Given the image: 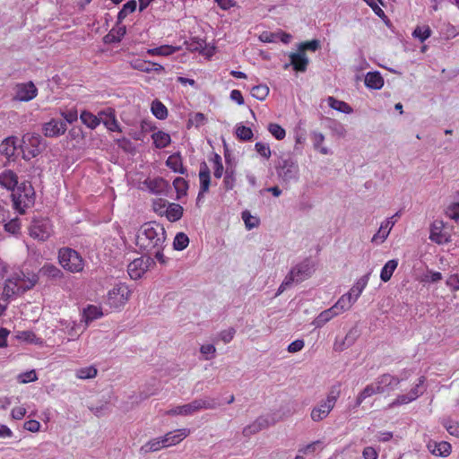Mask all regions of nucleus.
<instances>
[{
  "label": "nucleus",
  "mask_w": 459,
  "mask_h": 459,
  "mask_svg": "<svg viewBox=\"0 0 459 459\" xmlns=\"http://www.w3.org/2000/svg\"><path fill=\"white\" fill-rule=\"evenodd\" d=\"M167 238L162 225L156 222H146L140 227L135 235V245L142 253L153 255L160 264L166 263L163 254Z\"/></svg>",
  "instance_id": "1"
},
{
  "label": "nucleus",
  "mask_w": 459,
  "mask_h": 459,
  "mask_svg": "<svg viewBox=\"0 0 459 459\" xmlns=\"http://www.w3.org/2000/svg\"><path fill=\"white\" fill-rule=\"evenodd\" d=\"M12 200L13 207L21 214L25 213L26 209L32 206L35 202V192L30 182L21 183L13 192Z\"/></svg>",
  "instance_id": "2"
},
{
  "label": "nucleus",
  "mask_w": 459,
  "mask_h": 459,
  "mask_svg": "<svg viewBox=\"0 0 459 459\" xmlns=\"http://www.w3.org/2000/svg\"><path fill=\"white\" fill-rule=\"evenodd\" d=\"M132 295V290L126 283L119 282L108 291L105 303L113 310L125 307Z\"/></svg>",
  "instance_id": "3"
},
{
  "label": "nucleus",
  "mask_w": 459,
  "mask_h": 459,
  "mask_svg": "<svg viewBox=\"0 0 459 459\" xmlns=\"http://www.w3.org/2000/svg\"><path fill=\"white\" fill-rule=\"evenodd\" d=\"M59 263L65 270L71 273H80L84 268V261L74 249L62 248L58 254Z\"/></svg>",
  "instance_id": "4"
},
{
  "label": "nucleus",
  "mask_w": 459,
  "mask_h": 459,
  "mask_svg": "<svg viewBox=\"0 0 459 459\" xmlns=\"http://www.w3.org/2000/svg\"><path fill=\"white\" fill-rule=\"evenodd\" d=\"M311 273L312 267L310 266L308 261H305L298 264L296 267L292 268L290 273L285 277L284 281L278 289L277 294L283 292L293 282L299 283L307 280L311 275Z\"/></svg>",
  "instance_id": "5"
},
{
  "label": "nucleus",
  "mask_w": 459,
  "mask_h": 459,
  "mask_svg": "<svg viewBox=\"0 0 459 459\" xmlns=\"http://www.w3.org/2000/svg\"><path fill=\"white\" fill-rule=\"evenodd\" d=\"M41 140V136L35 133H27L22 136L21 148L24 160H30L37 157L42 152L43 147Z\"/></svg>",
  "instance_id": "6"
},
{
  "label": "nucleus",
  "mask_w": 459,
  "mask_h": 459,
  "mask_svg": "<svg viewBox=\"0 0 459 459\" xmlns=\"http://www.w3.org/2000/svg\"><path fill=\"white\" fill-rule=\"evenodd\" d=\"M425 381L426 377L424 376L420 377L417 383L408 393L397 395L390 403H388L387 408L394 409L415 401L423 394V385Z\"/></svg>",
  "instance_id": "7"
},
{
  "label": "nucleus",
  "mask_w": 459,
  "mask_h": 459,
  "mask_svg": "<svg viewBox=\"0 0 459 459\" xmlns=\"http://www.w3.org/2000/svg\"><path fill=\"white\" fill-rule=\"evenodd\" d=\"M401 382V378L388 373L382 374L375 379L379 394L387 395L396 390Z\"/></svg>",
  "instance_id": "8"
},
{
  "label": "nucleus",
  "mask_w": 459,
  "mask_h": 459,
  "mask_svg": "<svg viewBox=\"0 0 459 459\" xmlns=\"http://www.w3.org/2000/svg\"><path fill=\"white\" fill-rule=\"evenodd\" d=\"M153 263L150 256H143L133 260L127 266V273L130 278L133 280L140 279Z\"/></svg>",
  "instance_id": "9"
},
{
  "label": "nucleus",
  "mask_w": 459,
  "mask_h": 459,
  "mask_svg": "<svg viewBox=\"0 0 459 459\" xmlns=\"http://www.w3.org/2000/svg\"><path fill=\"white\" fill-rule=\"evenodd\" d=\"M52 232V226L48 219L34 220L30 227V235L39 240H47Z\"/></svg>",
  "instance_id": "10"
},
{
  "label": "nucleus",
  "mask_w": 459,
  "mask_h": 459,
  "mask_svg": "<svg viewBox=\"0 0 459 459\" xmlns=\"http://www.w3.org/2000/svg\"><path fill=\"white\" fill-rule=\"evenodd\" d=\"M37 280L34 279L33 281L30 282V286L24 285V281L17 278V279H8L5 282L4 288V295L10 299L15 295H19L23 293L27 289L31 288L35 283Z\"/></svg>",
  "instance_id": "11"
},
{
  "label": "nucleus",
  "mask_w": 459,
  "mask_h": 459,
  "mask_svg": "<svg viewBox=\"0 0 459 459\" xmlns=\"http://www.w3.org/2000/svg\"><path fill=\"white\" fill-rule=\"evenodd\" d=\"M14 100L19 101H30L38 94V89L32 82L18 83L15 88Z\"/></svg>",
  "instance_id": "12"
},
{
  "label": "nucleus",
  "mask_w": 459,
  "mask_h": 459,
  "mask_svg": "<svg viewBox=\"0 0 459 459\" xmlns=\"http://www.w3.org/2000/svg\"><path fill=\"white\" fill-rule=\"evenodd\" d=\"M450 236L445 230L442 221H434L430 225L429 239L437 244H445L449 241Z\"/></svg>",
  "instance_id": "13"
},
{
  "label": "nucleus",
  "mask_w": 459,
  "mask_h": 459,
  "mask_svg": "<svg viewBox=\"0 0 459 459\" xmlns=\"http://www.w3.org/2000/svg\"><path fill=\"white\" fill-rule=\"evenodd\" d=\"M66 130L67 126L65 121L54 118L43 126V133L47 137H57L64 134Z\"/></svg>",
  "instance_id": "14"
},
{
  "label": "nucleus",
  "mask_w": 459,
  "mask_h": 459,
  "mask_svg": "<svg viewBox=\"0 0 459 459\" xmlns=\"http://www.w3.org/2000/svg\"><path fill=\"white\" fill-rule=\"evenodd\" d=\"M100 117V122L106 126L110 132H122L119 123L116 117V112L113 108H108L99 113Z\"/></svg>",
  "instance_id": "15"
},
{
  "label": "nucleus",
  "mask_w": 459,
  "mask_h": 459,
  "mask_svg": "<svg viewBox=\"0 0 459 459\" xmlns=\"http://www.w3.org/2000/svg\"><path fill=\"white\" fill-rule=\"evenodd\" d=\"M63 331L68 335V341L76 340L87 328L85 324H82V320L79 323L75 321H65L62 322Z\"/></svg>",
  "instance_id": "16"
},
{
  "label": "nucleus",
  "mask_w": 459,
  "mask_h": 459,
  "mask_svg": "<svg viewBox=\"0 0 459 459\" xmlns=\"http://www.w3.org/2000/svg\"><path fill=\"white\" fill-rule=\"evenodd\" d=\"M190 434L188 429H178L169 431L163 436L166 447L176 446L183 441Z\"/></svg>",
  "instance_id": "17"
},
{
  "label": "nucleus",
  "mask_w": 459,
  "mask_h": 459,
  "mask_svg": "<svg viewBox=\"0 0 459 459\" xmlns=\"http://www.w3.org/2000/svg\"><path fill=\"white\" fill-rule=\"evenodd\" d=\"M334 408L330 403L323 400L317 406H315L310 413L311 420L313 421H321L325 419L332 410Z\"/></svg>",
  "instance_id": "18"
},
{
  "label": "nucleus",
  "mask_w": 459,
  "mask_h": 459,
  "mask_svg": "<svg viewBox=\"0 0 459 459\" xmlns=\"http://www.w3.org/2000/svg\"><path fill=\"white\" fill-rule=\"evenodd\" d=\"M427 447L429 451L436 456L446 457L451 454L452 446L451 444L446 441L436 442L430 440Z\"/></svg>",
  "instance_id": "19"
},
{
  "label": "nucleus",
  "mask_w": 459,
  "mask_h": 459,
  "mask_svg": "<svg viewBox=\"0 0 459 459\" xmlns=\"http://www.w3.org/2000/svg\"><path fill=\"white\" fill-rule=\"evenodd\" d=\"M143 185L148 189V191L154 195H160L164 193L169 185L168 182L161 178H146Z\"/></svg>",
  "instance_id": "20"
},
{
  "label": "nucleus",
  "mask_w": 459,
  "mask_h": 459,
  "mask_svg": "<svg viewBox=\"0 0 459 459\" xmlns=\"http://www.w3.org/2000/svg\"><path fill=\"white\" fill-rule=\"evenodd\" d=\"M0 186L13 192L19 186L18 176L11 169H4L0 172Z\"/></svg>",
  "instance_id": "21"
},
{
  "label": "nucleus",
  "mask_w": 459,
  "mask_h": 459,
  "mask_svg": "<svg viewBox=\"0 0 459 459\" xmlns=\"http://www.w3.org/2000/svg\"><path fill=\"white\" fill-rule=\"evenodd\" d=\"M211 172L205 162H202L200 165L199 170V181H200V191L198 194V198L208 192L210 184H211Z\"/></svg>",
  "instance_id": "22"
},
{
  "label": "nucleus",
  "mask_w": 459,
  "mask_h": 459,
  "mask_svg": "<svg viewBox=\"0 0 459 459\" xmlns=\"http://www.w3.org/2000/svg\"><path fill=\"white\" fill-rule=\"evenodd\" d=\"M290 60L296 72H306L309 63L306 53H301L299 50L297 53H290Z\"/></svg>",
  "instance_id": "23"
},
{
  "label": "nucleus",
  "mask_w": 459,
  "mask_h": 459,
  "mask_svg": "<svg viewBox=\"0 0 459 459\" xmlns=\"http://www.w3.org/2000/svg\"><path fill=\"white\" fill-rule=\"evenodd\" d=\"M18 139L15 136H8L0 144V153L10 158L14 155L17 149Z\"/></svg>",
  "instance_id": "24"
},
{
  "label": "nucleus",
  "mask_w": 459,
  "mask_h": 459,
  "mask_svg": "<svg viewBox=\"0 0 459 459\" xmlns=\"http://www.w3.org/2000/svg\"><path fill=\"white\" fill-rule=\"evenodd\" d=\"M375 394H379V393H378L377 386V385H376V383H375V381H374V382H372V383H370V384L367 385H366V386H365V387H364V388H363V389H362V390L358 394V395H357V397H356L355 407H359V406H360V405L362 404V403H363L366 399H368V398H369V397H371V396H373V395H375Z\"/></svg>",
  "instance_id": "25"
},
{
  "label": "nucleus",
  "mask_w": 459,
  "mask_h": 459,
  "mask_svg": "<svg viewBox=\"0 0 459 459\" xmlns=\"http://www.w3.org/2000/svg\"><path fill=\"white\" fill-rule=\"evenodd\" d=\"M355 302H356V299L351 297V293H346V294H343L337 300V302L333 306V307L340 315V314H342L343 312L349 310Z\"/></svg>",
  "instance_id": "26"
},
{
  "label": "nucleus",
  "mask_w": 459,
  "mask_h": 459,
  "mask_svg": "<svg viewBox=\"0 0 459 459\" xmlns=\"http://www.w3.org/2000/svg\"><path fill=\"white\" fill-rule=\"evenodd\" d=\"M365 85L369 89L379 90L384 85V79L379 72H368L365 76Z\"/></svg>",
  "instance_id": "27"
},
{
  "label": "nucleus",
  "mask_w": 459,
  "mask_h": 459,
  "mask_svg": "<svg viewBox=\"0 0 459 459\" xmlns=\"http://www.w3.org/2000/svg\"><path fill=\"white\" fill-rule=\"evenodd\" d=\"M166 165L176 173H186V169L183 166L181 156L178 153H174L169 156L166 160Z\"/></svg>",
  "instance_id": "28"
},
{
  "label": "nucleus",
  "mask_w": 459,
  "mask_h": 459,
  "mask_svg": "<svg viewBox=\"0 0 459 459\" xmlns=\"http://www.w3.org/2000/svg\"><path fill=\"white\" fill-rule=\"evenodd\" d=\"M183 212L184 209L180 204L169 203L164 216L168 219V221L175 222L182 218Z\"/></svg>",
  "instance_id": "29"
},
{
  "label": "nucleus",
  "mask_w": 459,
  "mask_h": 459,
  "mask_svg": "<svg viewBox=\"0 0 459 459\" xmlns=\"http://www.w3.org/2000/svg\"><path fill=\"white\" fill-rule=\"evenodd\" d=\"M339 314L337 311L331 307L328 309H325L322 311L313 321V325L316 327H322L325 325L327 322H329L333 317L337 316Z\"/></svg>",
  "instance_id": "30"
},
{
  "label": "nucleus",
  "mask_w": 459,
  "mask_h": 459,
  "mask_svg": "<svg viewBox=\"0 0 459 459\" xmlns=\"http://www.w3.org/2000/svg\"><path fill=\"white\" fill-rule=\"evenodd\" d=\"M180 49V47H174L170 45H162L158 48H149L147 49L146 53L149 56H168L170 55H173L174 53L178 52Z\"/></svg>",
  "instance_id": "31"
},
{
  "label": "nucleus",
  "mask_w": 459,
  "mask_h": 459,
  "mask_svg": "<svg viewBox=\"0 0 459 459\" xmlns=\"http://www.w3.org/2000/svg\"><path fill=\"white\" fill-rule=\"evenodd\" d=\"M39 274L41 277L53 280L59 279L63 276L62 271L56 265L50 264H44L39 269Z\"/></svg>",
  "instance_id": "32"
},
{
  "label": "nucleus",
  "mask_w": 459,
  "mask_h": 459,
  "mask_svg": "<svg viewBox=\"0 0 459 459\" xmlns=\"http://www.w3.org/2000/svg\"><path fill=\"white\" fill-rule=\"evenodd\" d=\"M103 316V312L100 307L89 305L83 309L82 321L88 326L89 322L98 319Z\"/></svg>",
  "instance_id": "33"
},
{
  "label": "nucleus",
  "mask_w": 459,
  "mask_h": 459,
  "mask_svg": "<svg viewBox=\"0 0 459 459\" xmlns=\"http://www.w3.org/2000/svg\"><path fill=\"white\" fill-rule=\"evenodd\" d=\"M82 124L91 129H95L100 124V117H97L90 111L83 110L80 115Z\"/></svg>",
  "instance_id": "34"
},
{
  "label": "nucleus",
  "mask_w": 459,
  "mask_h": 459,
  "mask_svg": "<svg viewBox=\"0 0 459 459\" xmlns=\"http://www.w3.org/2000/svg\"><path fill=\"white\" fill-rule=\"evenodd\" d=\"M164 447H166V446L162 436L149 440L142 446L141 451L143 453L156 452Z\"/></svg>",
  "instance_id": "35"
},
{
  "label": "nucleus",
  "mask_w": 459,
  "mask_h": 459,
  "mask_svg": "<svg viewBox=\"0 0 459 459\" xmlns=\"http://www.w3.org/2000/svg\"><path fill=\"white\" fill-rule=\"evenodd\" d=\"M152 138L155 147L158 149H163L169 146L171 142L170 135L163 131L153 133Z\"/></svg>",
  "instance_id": "36"
},
{
  "label": "nucleus",
  "mask_w": 459,
  "mask_h": 459,
  "mask_svg": "<svg viewBox=\"0 0 459 459\" xmlns=\"http://www.w3.org/2000/svg\"><path fill=\"white\" fill-rule=\"evenodd\" d=\"M126 32V27L121 26L112 29L103 39L106 44H111L121 41Z\"/></svg>",
  "instance_id": "37"
},
{
  "label": "nucleus",
  "mask_w": 459,
  "mask_h": 459,
  "mask_svg": "<svg viewBox=\"0 0 459 459\" xmlns=\"http://www.w3.org/2000/svg\"><path fill=\"white\" fill-rule=\"evenodd\" d=\"M151 111L152 113V115L160 119V120H163V119H166L168 117V108H166V106L159 100H154L152 102V105H151Z\"/></svg>",
  "instance_id": "38"
},
{
  "label": "nucleus",
  "mask_w": 459,
  "mask_h": 459,
  "mask_svg": "<svg viewBox=\"0 0 459 459\" xmlns=\"http://www.w3.org/2000/svg\"><path fill=\"white\" fill-rule=\"evenodd\" d=\"M398 266V261L396 259H391L384 265L380 273V278L383 281H388Z\"/></svg>",
  "instance_id": "39"
},
{
  "label": "nucleus",
  "mask_w": 459,
  "mask_h": 459,
  "mask_svg": "<svg viewBox=\"0 0 459 459\" xmlns=\"http://www.w3.org/2000/svg\"><path fill=\"white\" fill-rule=\"evenodd\" d=\"M327 102H328V105L332 108H333L337 111H340V112H342L345 114H351L352 112V108L348 103H346L342 100H336L333 97H328Z\"/></svg>",
  "instance_id": "40"
},
{
  "label": "nucleus",
  "mask_w": 459,
  "mask_h": 459,
  "mask_svg": "<svg viewBox=\"0 0 459 459\" xmlns=\"http://www.w3.org/2000/svg\"><path fill=\"white\" fill-rule=\"evenodd\" d=\"M354 340V334L352 333V331H350L342 340H336L334 342L333 350L336 351H342L349 348L353 343Z\"/></svg>",
  "instance_id": "41"
},
{
  "label": "nucleus",
  "mask_w": 459,
  "mask_h": 459,
  "mask_svg": "<svg viewBox=\"0 0 459 459\" xmlns=\"http://www.w3.org/2000/svg\"><path fill=\"white\" fill-rule=\"evenodd\" d=\"M173 186L177 192V199L186 195L188 190V182L183 178H176L173 181Z\"/></svg>",
  "instance_id": "42"
},
{
  "label": "nucleus",
  "mask_w": 459,
  "mask_h": 459,
  "mask_svg": "<svg viewBox=\"0 0 459 459\" xmlns=\"http://www.w3.org/2000/svg\"><path fill=\"white\" fill-rule=\"evenodd\" d=\"M368 281V275L364 276L363 278L359 279L350 290L348 293H351V297L355 298L356 300L359 299V297L361 295L362 291L366 288Z\"/></svg>",
  "instance_id": "43"
},
{
  "label": "nucleus",
  "mask_w": 459,
  "mask_h": 459,
  "mask_svg": "<svg viewBox=\"0 0 459 459\" xmlns=\"http://www.w3.org/2000/svg\"><path fill=\"white\" fill-rule=\"evenodd\" d=\"M136 6H137V4H136L135 0H129L128 2H126L123 5V8L118 12L117 21L119 22L124 21L127 17L128 14H130L135 11Z\"/></svg>",
  "instance_id": "44"
},
{
  "label": "nucleus",
  "mask_w": 459,
  "mask_h": 459,
  "mask_svg": "<svg viewBox=\"0 0 459 459\" xmlns=\"http://www.w3.org/2000/svg\"><path fill=\"white\" fill-rule=\"evenodd\" d=\"M446 214L450 219L459 221V194L455 200L446 207Z\"/></svg>",
  "instance_id": "45"
},
{
  "label": "nucleus",
  "mask_w": 459,
  "mask_h": 459,
  "mask_svg": "<svg viewBox=\"0 0 459 459\" xmlns=\"http://www.w3.org/2000/svg\"><path fill=\"white\" fill-rule=\"evenodd\" d=\"M446 431L456 437H459V422L450 418H444L441 421Z\"/></svg>",
  "instance_id": "46"
},
{
  "label": "nucleus",
  "mask_w": 459,
  "mask_h": 459,
  "mask_svg": "<svg viewBox=\"0 0 459 459\" xmlns=\"http://www.w3.org/2000/svg\"><path fill=\"white\" fill-rule=\"evenodd\" d=\"M412 36L420 42H424L431 36V29L429 25L417 26L412 32Z\"/></svg>",
  "instance_id": "47"
},
{
  "label": "nucleus",
  "mask_w": 459,
  "mask_h": 459,
  "mask_svg": "<svg viewBox=\"0 0 459 459\" xmlns=\"http://www.w3.org/2000/svg\"><path fill=\"white\" fill-rule=\"evenodd\" d=\"M98 370L93 366L81 368L76 370L75 376L80 379L94 378L97 376Z\"/></svg>",
  "instance_id": "48"
},
{
  "label": "nucleus",
  "mask_w": 459,
  "mask_h": 459,
  "mask_svg": "<svg viewBox=\"0 0 459 459\" xmlns=\"http://www.w3.org/2000/svg\"><path fill=\"white\" fill-rule=\"evenodd\" d=\"M235 133L238 139L244 142L250 141L254 136L252 129L243 125H238Z\"/></svg>",
  "instance_id": "49"
},
{
  "label": "nucleus",
  "mask_w": 459,
  "mask_h": 459,
  "mask_svg": "<svg viewBox=\"0 0 459 459\" xmlns=\"http://www.w3.org/2000/svg\"><path fill=\"white\" fill-rule=\"evenodd\" d=\"M269 94V88L265 84H259L256 86H254L251 90V95L259 100H264L266 99V97Z\"/></svg>",
  "instance_id": "50"
},
{
  "label": "nucleus",
  "mask_w": 459,
  "mask_h": 459,
  "mask_svg": "<svg viewBox=\"0 0 459 459\" xmlns=\"http://www.w3.org/2000/svg\"><path fill=\"white\" fill-rule=\"evenodd\" d=\"M268 131L277 140H282L286 136L285 129L276 123H270L268 125Z\"/></svg>",
  "instance_id": "51"
},
{
  "label": "nucleus",
  "mask_w": 459,
  "mask_h": 459,
  "mask_svg": "<svg viewBox=\"0 0 459 459\" xmlns=\"http://www.w3.org/2000/svg\"><path fill=\"white\" fill-rule=\"evenodd\" d=\"M166 415L169 416H177V415H182V416H188L192 415L190 405L189 403L184 404V405H178L173 409H170L165 412Z\"/></svg>",
  "instance_id": "52"
},
{
  "label": "nucleus",
  "mask_w": 459,
  "mask_h": 459,
  "mask_svg": "<svg viewBox=\"0 0 459 459\" xmlns=\"http://www.w3.org/2000/svg\"><path fill=\"white\" fill-rule=\"evenodd\" d=\"M169 204L166 199L157 198L152 202V209L158 215L164 216Z\"/></svg>",
  "instance_id": "53"
},
{
  "label": "nucleus",
  "mask_w": 459,
  "mask_h": 459,
  "mask_svg": "<svg viewBox=\"0 0 459 459\" xmlns=\"http://www.w3.org/2000/svg\"><path fill=\"white\" fill-rule=\"evenodd\" d=\"M341 383H336L333 385L329 390V393L327 394V396L325 400L330 403L332 405L335 406L337 399L341 394Z\"/></svg>",
  "instance_id": "54"
},
{
  "label": "nucleus",
  "mask_w": 459,
  "mask_h": 459,
  "mask_svg": "<svg viewBox=\"0 0 459 459\" xmlns=\"http://www.w3.org/2000/svg\"><path fill=\"white\" fill-rule=\"evenodd\" d=\"M189 244V238L188 237L183 233H178L174 238L173 246L176 250H183L185 249Z\"/></svg>",
  "instance_id": "55"
},
{
  "label": "nucleus",
  "mask_w": 459,
  "mask_h": 459,
  "mask_svg": "<svg viewBox=\"0 0 459 459\" xmlns=\"http://www.w3.org/2000/svg\"><path fill=\"white\" fill-rule=\"evenodd\" d=\"M130 66L134 70L150 73L151 61L135 59L130 62Z\"/></svg>",
  "instance_id": "56"
},
{
  "label": "nucleus",
  "mask_w": 459,
  "mask_h": 459,
  "mask_svg": "<svg viewBox=\"0 0 459 459\" xmlns=\"http://www.w3.org/2000/svg\"><path fill=\"white\" fill-rule=\"evenodd\" d=\"M242 219L248 230L257 227L259 224V219L252 216L248 211H244L242 212Z\"/></svg>",
  "instance_id": "57"
},
{
  "label": "nucleus",
  "mask_w": 459,
  "mask_h": 459,
  "mask_svg": "<svg viewBox=\"0 0 459 459\" xmlns=\"http://www.w3.org/2000/svg\"><path fill=\"white\" fill-rule=\"evenodd\" d=\"M213 175L216 178H221L223 175V165L220 155L215 154L213 159Z\"/></svg>",
  "instance_id": "58"
},
{
  "label": "nucleus",
  "mask_w": 459,
  "mask_h": 459,
  "mask_svg": "<svg viewBox=\"0 0 459 459\" xmlns=\"http://www.w3.org/2000/svg\"><path fill=\"white\" fill-rule=\"evenodd\" d=\"M320 48V42L317 39H312L309 41L302 42L299 48L301 53H305L306 50L316 51Z\"/></svg>",
  "instance_id": "59"
},
{
  "label": "nucleus",
  "mask_w": 459,
  "mask_h": 459,
  "mask_svg": "<svg viewBox=\"0 0 459 459\" xmlns=\"http://www.w3.org/2000/svg\"><path fill=\"white\" fill-rule=\"evenodd\" d=\"M235 174L233 170L227 169L223 179L224 186L227 190H230L235 185Z\"/></svg>",
  "instance_id": "60"
},
{
  "label": "nucleus",
  "mask_w": 459,
  "mask_h": 459,
  "mask_svg": "<svg viewBox=\"0 0 459 459\" xmlns=\"http://www.w3.org/2000/svg\"><path fill=\"white\" fill-rule=\"evenodd\" d=\"M6 231L15 234L21 230V222L18 218L13 219L4 224Z\"/></svg>",
  "instance_id": "61"
},
{
  "label": "nucleus",
  "mask_w": 459,
  "mask_h": 459,
  "mask_svg": "<svg viewBox=\"0 0 459 459\" xmlns=\"http://www.w3.org/2000/svg\"><path fill=\"white\" fill-rule=\"evenodd\" d=\"M255 151L263 157L269 159L271 156V150L268 144L264 143H256L255 145Z\"/></svg>",
  "instance_id": "62"
},
{
  "label": "nucleus",
  "mask_w": 459,
  "mask_h": 459,
  "mask_svg": "<svg viewBox=\"0 0 459 459\" xmlns=\"http://www.w3.org/2000/svg\"><path fill=\"white\" fill-rule=\"evenodd\" d=\"M446 285L452 290H459V274H452L450 275L446 280Z\"/></svg>",
  "instance_id": "63"
},
{
  "label": "nucleus",
  "mask_w": 459,
  "mask_h": 459,
  "mask_svg": "<svg viewBox=\"0 0 459 459\" xmlns=\"http://www.w3.org/2000/svg\"><path fill=\"white\" fill-rule=\"evenodd\" d=\"M364 459H377L378 452L372 446H366L362 451Z\"/></svg>",
  "instance_id": "64"
}]
</instances>
